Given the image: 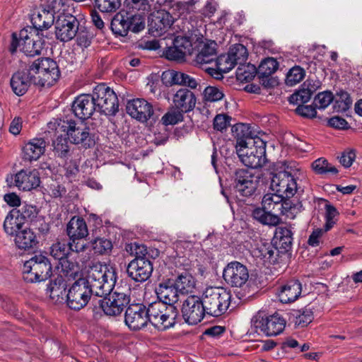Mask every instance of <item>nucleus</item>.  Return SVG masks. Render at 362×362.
Instances as JSON below:
<instances>
[{
	"label": "nucleus",
	"mask_w": 362,
	"mask_h": 362,
	"mask_svg": "<svg viewBox=\"0 0 362 362\" xmlns=\"http://www.w3.org/2000/svg\"><path fill=\"white\" fill-rule=\"evenodd\" d=\"M305 71L300 66L291 68L286 75V83L289 86H293L300 83L305 77Z\"/></svg>",
	"instance_id": "nucleus-48"
},
{
	"label": "nucleus",
	"mask_w": 362,
	"mask_h": 362,
	"mask_svg": "<svg viewBox=\"0 0 362 362\" xmlns=\"http://www.w3.org/2000/svg\"><path fill=\"white\" fill-rule=\"evenodd\" d=\"M66 283L62 276H57V278L51 281L47 287L50 298L56 301L64 300V297L66 296Z\"/></svg>",
	"instance_id": "nucleus-38"
},
{
	"label": "nucleus",
	"mask_w": 362,
	"mask_h": 362,
	"mask_svg": "<svg viewBox=\"0 0 362 362\" xmlns=\"http://www.w3.org/2000/svg\"><path fill=\"white\" fill-rule=\"evenodd\" d=\"M54 156L61 158H67L70 155V145L66 137L62 134L52 141Z\"/></svg>",
	"instance_id": "nucleus-43"
},
{
	"label": "nucleus",
	"mask_w": 362,
	"mask_h": 362,
	"mask_svg": "<svg viewBox=\"0 0 362 362\" xmlns=\"http://www.w3.org/2000/svg\"><path fill=\"white\" fill-rule=\"evenodd\" d=\"M216 44H206L203 46L200 52L197 54L195 62L202 66L213 62L216 59Z\"/></svg>",
	"instance_id": "nucleus-42"
},
{
	"label": "nucleus",
	"mask_w": 362,
	"mask_h": 362,
	"mask_svg": "<svg viewBox=\"0 0 362 362\" xmlns=\"http://www.w3.org/2000/svg\"><path fill=\"white\" fill-rule=\"evenodd\" d=\"M125 324L132 330H139L147 325L149 322L148 308L142 304L130 305L126 310Z\"/></svg>",
	"instance_id": "nucleus-17"
},
{
	"label": "nucleus",
	"mask_w": 362,
	"mask_h": 362,
	"mask_svg": "<svg viewBox=\"0 0 362 362\" xmlns=\"http://www.w3.org/2000/svg\"><path fill=\"white\" fill-rule=\"evenodd\" d=\"M127 272L132 280L142 283L151 276L153 264L148 259H134L129 263Z\"/></svg>",
	"instance_id": "nucleus-19"
},
{
	"label": "nucleus",
	"mask_w": 362,
	"mask_h": 362,
	"mask_svg": "<svg viewBox=\"0 0 362 362\" xmlns=\"http://www.w3.org/2000/svg\"><path fill=\"white\" fill-rule=\"evenodd\" d=\"M57 133L66 132L70 141L74 144H81L87 148L95 144L93 136L90 133V128L83 124H77L74 121L64 122L56 128Z\"/></svg>",
	"instance_id": "nucleus-7"
},
{
	"label": "nucleus",
	"mask_w": 362,
	"mask_h": 362,
	"mask_svg": "<svg viewBox=\"0 0 362 362\" xmlns=\"http://www.w3.org/2000/svg\"><path fill=\"white\" fill-rule=\"evenodd\" d=\"M266 143L254 135L247 141V147L238 150L240 161L245 166L252 169L262 167L264 163Z\"/></svg>",
	"instance_id": "nucleus-6"
},
{
	"label": "nucleus",
	"mask_w": 362,
	"mask_h": 362,
	"mask_svg": "<svg viewBox=\"0 0 362 362\" xmlns=\"http://www.w3.org/2000/svg\"><path fill=\"white\" fill-rule=\"evenodd\" d=\"M166 79L170 84L187 86L191 88H196L197 86V83L194 78L180 71L170 70L163 72V80Z\"/></svg>",
	"instance_id": "nucleus-32"
},
{
	"label": "nucleus",
	"mask_w": 362,
	"mask_h": 362,
	"mask_svg": "<svg viewBox=\"0 0 362 362\" xmlns=\"http://www.w3.org/2000/svg\"><path fill=\"white\" fill-rule=\"evenodd\" d=\"M284 198H286L277 192L266 194L262 201V206L273 214H277L282 207L281 204Z\"/></svg>",
	"instance_id": "nucleus-39"
},
{
	"label": "nucleus",
	"mask_w": 362,
	"mask_h": 362,
	"mask_svg": "<svg viewBox=\"0 0 362 362\" xmlns=\"http://www.w3.org/2000/svg\"><path fill=\"white\" fill-rule=\"evenodd\" d=\"M50 255L61 261L62 269L67 274L69 271L74 269V264L66 260L67 257L70 255V245L66 240H58L54 243L50 247Z\"/></svg>",
	"instance_id": "nucleus-25"
},
{
	"label": "nucleus",
	"mask_w": 362,
	"mask_h": 362,
	"mask_svg": "<svg viewBox=\"0 0 362 362\" xmlns=\"http://www.w3.org/2000/svg\"><path fill=\"white\" fill-rule=\"evenodd\" d=\"M43 35L40 34V38L33 37L28 41H23L21 43L20 49L27 56H35L40 54L42 48L44 40L42 37Z\"/></svg>",
	"instance_id": "nucleus-41"
},
{
	"label": "nucleus",
	"mask_w": 362,
	"mask_h": 362,
	"mask_svg": "<svg viewBox=\"0 0 362 362\" xmlns=\"http://www.w3.org/2000/svg\"><path fill=\"white\" fill-rule=\"evenodd\" d=\"M117 279L115 268L101 262L93 263L88 276L76 281L66 293V304L71 310H79L87 305L93 294L103 297L113 290Z\"/></svg>",
	"instance_id": "nucleus-1"
},
{
	"label": "nucleus",
	"mask_w": 362,
	"mask_h": 362,
	"mask_svg": "<svg viewBox=\"0 0 362 362\" xmlns=\"http://www.w3.org/2000/svg\"><path fill=\"white\" fill-rule=\"evenodd\" d=\"M173 22V17L170 13L165 11H159L153 13L151 17V29L158 33H163L170 27Z\"/></svg>",
	"instance_id": "nucleus-33"
},
{
	"label": "nucleus",
	"mask_w": 362,
	"mask_h": 362,
	"mask_svg": "<svg viewBox=\"0 0 362 362\" xmlns=\"http://www.w3.org/2000/svg\"><path fill=\"white\" fill-rule=\"evenodd\" d=\"M175 107L183 112L192 110L197 103L195 95L187 88L179 89L173 97Z\"/></svg>",
	"instance_id": "nucleus-27"
},
{
	"label": "nucleus",
	"mask_w": 362,
	"mask_h": 362,
	"mask_svg": "<svg viewBox=\"0 0 362 362\" xmlns=\"http://www.w3.org/2000/svg\"><path fill=\"white\" fill-rule=\"evenodd\" d=\"M156 293L160 300L158 302L167 305H173L179 300V291L172 279L160 282L156 288Z\"/></svg>",
	"instance_id": "nucleus-23"
},
{
	"label": "nucleus",
	"mask_w": 362,
	"mask_h": 362,
	"mask_svg": "<svg viewBox=\"0 0 362 362\" xmlns=\"http://www.w3.org/2000/svg\"><path fill=\"white\" fill-rule=\"evenodd\" d=\"M233 136L236 139V153L239 148L247 147V141L253 136L250 126L245 124H238L232 127Z\"/></svg>",
	"instance_id": "nucleus-36"
},
{
	"label": "nucleus",
	"mask_w": 362,
	"mask_h": 362,
	"mask_svg": "<svg viewBox=\"0 0 362 362\" xmlns=\"http://www.w3.org/2000/svg\"><path fill=\"white\" fill-rule=\"evenodd\" d=\"M178 316L174 305H167L163 303L155 302L148 306L149 322L160 331L173 327Z\"/></svg>",
	"instance_id": "nucleus-5"
},
{
	"label": "nucleus",
	"mask_w": 362,
	"mask_h": 362,
	"mask_svg": "<svg viewBox=\"0 0 362 362\" xmlns=\"http://www.w3.org/2000/svg\"><path fill=\"white\" fill-rule=\"evenodd\" d=\"M129 23H131V28L133 33H137L143 30L145 28L144 18L141 14H131L129 13Z\"/></svg>",
	"instance_id": "nucleus-57"
},
{
	"label": "nucleus",
	"mask_w": 362,
	"mask_h": 362,
	"mask_svg": "<svg viewBox=\"0 0 362 362\" xmlns=\"http://www.w3.org/2000/svg\"><path fill=\"white\" fill-rule=\"evenodd\" d=\"M33 72L35 85L40 87H50L59 78L60 71L57 62L49 57H41L28 63Z\"/></svg>",
	"instance_id": "nucleus-2"
},
{
	"label": "nucleus",
	"mask_w": 362,
	"mask_h": 362,
	"mask_svg": "<svg viewBox=\"0 0 362 362\" xmlns=\"http://www.w3.org/2000/svg\"><path fill=\"white\" fill-rule=\"evenodd\" d=\"M14 242L19 249L25 250L33 248L38 243L35 234L27 228L18 232Z\"/></svg>",
	"instance_id": "nucleus-35"
},
{
	"label": "nucleus",
	"mask_w": 362,
	"mask_h": 362,
	"mask_svg": "<svg viewBox=\"0 0 362 362\" xmlns=\"http://www.w3.org/2000/svg\"><path fill=\"white\" fill-rule=\"evenodd\" d=\"M40 32L33 26L27 27L21 30L19 40L23 42V41L31 40L33 37L40 38Z\"/></svg>",
	"instance_id": "nucleus-62"
},
{
	"label": "nucleus",
	"mask_w": 362,
	"mask_h": 362,
	"mask_svg": "<svg viewBox=\"0 0 362 362\" xmlns=\"http://www.w3.org/2000/svg\"><path fill=\"white\" fill-rule=\"evenodd\" d=\"M247 57L246 47L241 44H235L230 49L228 56L225 58V63L227 65L219 69L223 72H228L235 66L239 65L237 69L238 78L241 81L247 80L250 78V74L245 70Z\"/></svg>",
	"instance_id": "nucleus-9"
},
{
	"label": "nucleus",
	"mask_w": 362,
	"mask_h": 362,
	"mask_svg": "<svg viewBox=\"0 0 362 362\" xmlns=\"http://www.w3.org/2000/svg\"><path fill=\"white\" fill-rule=\"evenodd\" d=\"M181 312L189 325H197L206 314L202 299L196 296H189L183 301Z\"/></svg>",
	"instance_id": "nucleus-13"
},
{
	"label": "nucleus",
	"mask_w": 362,
	"mask_h": 362,
	"mask_svg": "<svg viewBox=\"0 0 362 362\" xmlns=\"http://www.w3.org/2000/svg\"><path fill=\"white\" fill-rule=\"evenodd\" d=\"M296 112L299 115L304 117L313 118L315 117L317 112L315 107L312 105H298L296 109Z\"/></svg>",
	"instance_id": "nucleus-64"
},
{
	"label": "nucleus",
	"mask_w": 362,
	"mask_h": 362,
	"mask_svg": "<svg viewBox=\"0 0 362 362\" xmlns=\"http://www.w3.org/2000/svg\"><path fill=\"white\" fill-rule=\"evenodd\" d=\"M25 222L19 216L16 209H12L6 216L4 221V230L8 236L16 235L18 231L23 230Z\"/></svg>",
	"instance_id": "nucleus-31"
},
{
	"label": "nucleus",
	"mask_w": 362,
	"mask_h": 362,
	"mask_svg": "<svg viewBox=\"0 0 362 362\" xmlns=\"http://www.w3.org/2000/svg\"><path fill=\"white\" fill-rule=\"evenodd\" d=\"M230 291L221 286L207 287L201 298L206 313L214 317L225 313L230 305Z\"/></svg>",
	"instance_id": "nucleus-3"
},
{
	"label": "nucleus",
	"mask_w": 362,
	"mask_h": 362,
	"mask_svg": "<svg viewBox=\"0 0 362 362\" xmlns=\"http://www.w3.org/2000/svg\"><path fill=\"white\" fill-rule=\"evenodd\" d=\"M98 111L105 115H115L119 110L117 96L105 84L98 85L93 90Z\"/></svg>",
	"instance_id": "nucleus-10"
},
{
	"label": "nucleus",
	"mask_w": 362,
	"mask_h": 362,
	"mask_svg": "<svg viewBox=\"0 0 362 362\" xmlns=\"http://www.w3.org/2000/svg\"><path fill=\"white\" fill-rule=\"evenodd\" d=\"M231 117L226 114L217 115L214 119V127L217 131L223 132L230 125Z\"/></svg>",
	"instance_id": "nucleus-60"
},
{
	"label": "nucleus",
	"mask_w": 362,
	"mask_h": 362,
	"mask_svg": "<svg viewBox=\"0 0 362 362\" xmlns=\"http://www.w3.org/2000/svg\"><path fill=\"white\" fill-rule=\"evenodd\" d=\"M281 204L283 205L278 214L285 215L288 218H293L295 214L298 212L297 205L293 203L289 198H284Z\"/></svg>",
	"instance_id": "nucleus-55"
},
{
	"label": "nucleus",
	"mask_w": 362,
	"mask_h": 362,
	"mask_svg": "<svg viewBox=\"0 0 362 362\" xmlns=\"http://www.w3.org/2000/svg\"><path fill=\"white\" fill-rule=\"evenodd\" d=\"M129 13L121 11L117 13L112 19L111 29L112 32L120 36H126L131 28Z\"/></svg>",
	"instance_id": "nucleus-34"
},
{
	"label": "nucleus",
	"mask_w": 362,
	"mask_h": 362,
	"mask_svg": "<svg viewBox=\"0 0 362 362\" xmlns=\"http://www.w3.org/2000/svg\"><path fill=\"white\" fill-rule=\"evenodd\" d=\"M252 325L257 332H262L267 336H276L285 328L286 320L279 314L266 315L257 313L252 319Z\"/></svg>",
	"instance_id": "nucleus-8"
},
{
	"label": "nucleus",
	"mask_w": 362,
	"mask_h": 362,
	"mask_svg": "<svg viewBox=\"0 0 362 362\" xmlns=\"http://www.w3.org/2000/svg\"><path fill=\"white\" fill-rule=\"evenodd\" d=\"M126 110L132 118L141 122H146L150 119H156L153 106L143 98H136L128 101Z\"/></svg>",
	"instance_id": "nucleus-18"
},
{
	"label": "nucleus",
	"mask_w": 362,
	"mask_h": 362,
	"mask_svg": "<svg viewBox=\"0 0 362 362\" xmlns=\"http://www.w3.org/2000/svg\"><path fill=\"white\" fill-rule=\"evenodd\" d=\"M278 66L279 64L275 59L267 58L259 64L257 74L259 77L267 79L277 70Z\"/></svg>",
	"instance_id": "nucleus-46"
},
{
	"label": "nucleus",
	"mask_w": 362,
	"mask_h": 362,
	"mask_svg": "<svg viewBox=\"0 0 362 362\" xmlns=\"http://www.w3.org/2000/svg\"><path fill=\"white\" fill-rule=\"evenodd\" d=\"M33 72L29 68L24 70H18L15 72L10 81L11 87L13 93L18 95H23L28 90L31 84L35 85Z\"/></svg>",
	"instance_id": "nucleus-22"
},
{
	"label": "nucleus",
	"mask_w": 362,
	"mask_h": 362,
	"mask_svg": "<svg viewBox=\"0 0 362 362\" xmlns=\"http://www.w3.org/2000/svg\"><path fill=\"white\" fill-rule=\"evenodd\" d=\"M33 27L40 33L49 28L54 22V16L52 11L45 8H37L33 11L30 16Z\"/></svg>",
	"instance_id": "nucleus-26"
},
{
	"label": "nucleus",
	"mask_w": 362,
	"mask_h": 362,
	"mask_svg": "<svg viewBox=\"0 0 362 362\" xmlns=\"http://www.w3.org/2000/svg\"><path fill=\"white\" fill-rule=\"evenodd\" d=\"M325 209L326 223L325 225V231H328L335 224L334 218L338 215V212L334 206L328 204L325 205Z\"/></svg>",
	"instance_id": "nucleus-59"
},
{
	"label": "nucleus",
	"mask_w": 362,
	"mask_h": 362,
	"mask_svg": "<svg viewBox=\"0 0 362 362\" xmlns=\"http://www.w3.org/2000/svg\"><path fill=\"white\" fill-rule=\"evenodd\" d=\"M52 265L49 259L42 255H35L25 262L23 278L28 283L45 281L52 275Z\"/></svg>",
	"instance_id": "nucleus-4"
},
{
	"label": "nucleus",
	"mask_w": 362,
	"mask_h": 362,
	"mask_svg": "<svg viewBox=\"0 0 362 362\" xmlns=\"http://www.w3.org/2000/svg\"><path fill=\"white\" fill-rule=\"evenodd\" d=\"M78 26L79 22L75 16L61 15L55 23L56 37L62 42H68L76 35Z\"/></svg>",
	"instance_id": "nucleus-15"
},
{
	"label": "nucleus",
	"mask_w": 362,
	"mask_h": 362,
	"mask_svg": "<svg viewBox=\"0 0 362 362\" xmlns=\"http://www.w3.org/2000/svg\"><path fill=\"white\" fill-rule=\"evenodd\" d=\"M312 168L317 174H331L337 175L338 170L337 168L330 164L326 159L320 158L315 160L313 164Z\"/></svg>",
	"instance_id": "nucleus-47"
},
{
	"label": "nucleus",
	"mask_w": 362,
	"mask_h": 362,
	"mask_svg": "<svg viewBox=\"0 0 362 362\" xmlns=\"http://www.w3.org/2000/svg\"><path fill=\"white\" fill-rule=\"evenodd\" d=\"M93 94H81L76 98L72 103L75 115L81 119L90 118L95 111H98Z\"/></svg>",
	"instance_id": "nucleus-20"
},
{
	"label": "nucleus",
	"mask_w": 362,
	"mask_h": 362,
	"mask_svg": "<svg viewBox=\"0 0 362 362\" xmlns=\"http://www.w3.org/2000/svg\"><path fill=\"white\" fill-rule=\"evenodd\" d=\"M312 91L308 88H303L292 94L289 97L290 103H306L312 96Z\"/></svg>",
	"instance_id": "nucleus-54"
},
{
	"label": "nucleus",
	"mask_w": 362,
	"mask_h": 362,
	"mask_svg": "<svg viewBox=\"0 0 362 362\" xmlns=\"http://www.w3.org/2000/svg\"><path fill=\"white\" fill-rule=\"evenodd\" d=\"M276 238L279 240L281 247L287 250L293 242V232L287 226L278 227L275 232Z\"/></svg>",
	"instance_id": "nucleus-45"
},
{
	"label": "nucleus",
	"mask_w": 362,
	"mask_h": 362,
	"mask_svg": "<svg viewBox=\"0 0 362 362\" xmlns=\"http://www.w3.org/2000/svg\"><path fill=\"white\" fill-rule=\"evenodd\" d=\"M335 103L339 111L346 112L351 107L352 100L347 92L340 90L337 93Z\"/></svg>",
	"instance_id": "nucleus-52"
},
{
	"label": "nucleus",
	"mask_w": 362,
	"mask_h": 362,
	"mask_svg": "<svg viewBox=\"0 0 362 362\" xmlns=\"http://www.w3.org/2000/svg\"><path fill=\"white\" fill-rule=\"evenodd\" d=\"M90 243L94 252L98 255H109L113 248L112 241L104 237L96 238Z\"/></svg>",
	"instance_id": "nucleus-44"
},
{
	"label": "nucleus",
	"mask_w": 362,
	"mask_h": 362,
	"mask_svg": "<svg viewBox=\"0 0 362 362\" xmlns=\"http://www.w3.org/2000/svg\"><path fill=\"white\" fill-rule=\"evenodd\" d=\"M95 6L103 13L115 12L121 6L120 0H95Z\"/></svg>",
	"instance_id": "nucleus-50"
},
{
	"label": "nucleus",
	"mask_w": 362,
	"mask_h": 362,
	"mask_svg": "<svg viewBox=\"0 0 362 362\" xmlns=\"http://www.w3.org/2000/svg\"><path fill=\"white\" fill-rule=\"evenodd\" d=\"M275 248L269 243L262 244L255 250L254 253L257 257H259L264 262H270L273 258Z\"/></svg>",
	"instance_id": "nucleus-49"
},
{
	"label": "nucleus",
	"mask_w": 362,
	"mask_h": 362,
	"mask_svg": "<svg viewBox=\"0 0 362 362\" xmlns=\"http://www.w3.org/2000/svg\"><path fill=\"white\" fill-rule=\"evenodd\" d=\"M287 166L284 170L272 173L271 189L286 198L293 197L297 190V183L294 175Z\"/></svg>",
	"instance_id": "nucleus-11"
},
{
	"label": "nucleus",
	"mask_w": 362,
	"mask_h": 362,
	"mask_svg": "<svg viewBox=\"0 0 362 362\" xmlns=\"http://www.w3.org/2000/svg\"><path fill=\"white\" fill-rule=\"evenodd\" d=\"M252 217L264 225L276 226L280 223V218L277 214H273L264 209L256 208L252 211Z\"/></svg>",
	"instance_id": "nucleus-40"
},
{
	"label": "nucleus",
	"mask_w": 362,
	"mask_h": 362,
	"mask_svg": "<svg viewBox=\"0 0 362 362\" xmlns=\"http://www.w3.org/2000/svg\"><path fill=\"white\" fill-rule=\"evenodd\" d=\"M356 158L355 151L352 149L344 151L339 157L340 163L345 168H349Z\"/></svg>",
	"instance_id": "nucleus-63"
},
{
	"label": "nucleus",
	"mask_w": 362,
	"mask_h": 362,
	"mask_svg": "<svg viewBox=\"0 0 362 362\" xmlns=\"http://www.w3.org/2000/svg\"><path fill=\"white\" fill-rule=\"evenodd\" d=\"M313 319V313L310 310L298 311V313L295 317L294 323L298 327H304L310 324Z\"/></svg>",
	"instance_id": "nucleus-58"
},
{
	"label": "nucleus",
	"mask_w": 362,
	"mask_h": 362,
	"mask_svg": "<svg viewBox=\"0 0 362 362\" xmlns=\"http://www.w3.org/2000/svg\"><path fill=\"white\" fill-rule=\"evenodd\" d=\"M14 182L19 189L30 191L40 185L39 173L36 170H21L15 175Z\"/></svg>",
	"instance_id": "nucleus-24"
},
{
	"label": "nucleus",
	"mask_w": 362,
	"mask_h": 362,
	"mask_svg": "<svg viewBox=\"0 0 362 362\" xmlns=\"http://www.w3.org/2000/svg\"><path fill=\"white\" fill-rule=\"evenodd\" d=\"M302 286L299 281L291 280L281 286L279 298L281 303H288L295 301L300 295Z\"/></svg>",
	"instance_id": "nucleus-30"
},
{
	"label": "nucleus",
	"mask_w": 362,
	"mask_h": 362,
	"mask_svg": "<svg viewBox=\"0 0 362 362\" xmlns=\"http://www.w3.org/2000/svg\"><path fill=\"white\" fill-rule=\"evenodd\" d=\"M192 49L191 42L185 37H177L173 45L164 52L165 57L171 61L182 62L187 54H190Z\"/></svg>",
	"instance_id": "nucleus-21"
},
{
	"label": "nucleus",
	"mask_w": 362,
	"mask_h": 362,
	"mask_svg": "<svg viewBox=\"0 0 362 362\" xmlns=\"http://www.w3.org/2000/svg\"><path fill=\"white\" fill-rule=\"evenodd\" d=\"M223 277L232 287L243 288L247 286L249 272L247 268L238 262H231L223 269Z\"/></svg>",
	"instance_id": "nucleus-14"
},
{
	"label": "nucleus",
	"mask_w": 362,
	"mask_h": 362,
	"mask_svg": "<svg viewBox=\"0 0 362 362\" xmlns=\"http://www.w3.org/2000/svg\"><path fill=\"white\" fill-rule=\"evenodd\" d=\"M16 211L24 222L34 218L37 214L36 207L33 205L25 204Z\"/></svg>",
	"instance_id": "nucleus-61"
},
{
	"label": "nucleus",
	"mask_w": 362,
	"mask_h": 362,
	"mask_svg": "<svg viewBox=\"0 0 362 362\" xmlns=\"http://www.w3.org/2000/svg\"><path fill=\"white\" fill-rule=\"evenodd\" d=\"M66 233L70 240L75 241L86 238L88 235L85 220L80 217L71 218L66 226Z\"/></svg>",
	"instance_id": "nucleus-29"
},
{
	"label": "nucleus",
	"mask_w": 362,
	"mask_h": 362,
	"mask_svg": "<svg viewBox=\"0 0 362 362\" xmlns=\"http://www.w3.org/2000/svg\"><path fill=\"white\" fill-rule=\"evenodd\" d=\"M259 184V177L252 170L239 169L235 172V188L239 194L244 197L252 195Z\"/></svg>",
	"instance_id": "nucleus-16"
},
{
	"label": "nucleus",
	"mask_w": 362,
	"mask_h": 362,
	"mask_svg": "<svg viewBox=\"0 0 362 362\" xmlns=\"http://www.w3.org/2000/svg\"><path fill=\"white\" fill-rule=\"evenodd\" d=\"M223 96V93L219 88L214 86H208L204 90V98L209 102L218 101Z\"/></svg>",
	"instance_id": "nucleus-56"
},
{
	"label": "nucleus",
	"mask_w": 362,
	"mask_h": 362,
	"mask_svg": "<svg viewBox=\"0 0 362 362\" xmlns=\"http://www.w3.org/2000/svg\"><path fill=\"white\" fill-rule=\"evenodd\" d=\"M46 142L44 139L34 138L24 146L23 158L29 161L36 160L44 154Z\"/></svg>",
	"instance_id": "nucleus-28"
},
{
	"label": "nucleus",
	"mask_w": 362,
	"mask_h": 362,
	"mask_svg": "<svg viewBox=\"0 0 362 362\" xmlns=\"http://www.w3.org/2000/svg\"><path fill=\"white\" fill-rule=\"evenodd\" d=\"M173 283L179 293L182 294L192 293L196 286L195 279L187 271L178 273Z\"/></svg>",
	"instance_id": "nucleus-37"
},
{
	"label": "nucleus",
	"mask_w": 362,
	"mask_h": 362,
	"mask_svg": "<svg viewBox=\"0 0 362 362\" xmlns=\"http://www.w3.org/2000/svg\"><path fill=\"white\" fill-rule=\"evenodd\" d=\"M334 100V96L330 91L319 93L315 98L314 103L318 109L326 108Z\"/></svg>",
	"instance_id": "nucleus-53"
},
{
	"label": "nucleus",
	"mask_w": 362,
	"mask_h": 362,
	"mask_svg": "<svg viewBox=\"0 0 362 362\" xmlns=\"http://www.w3.org/2000/svg\"><path fill=\"white\" fill-rule=\"evenodd\" d=\"M112 290L103 300H100V305L105 315L117 316L120 315L124 308L129 303L130 298L127 294Z\"/></svg>",
	"instance_id": "nucleus-12"
},
{
	"label": "nucleus",
	"mask_w": 362,
	"mask_h": 362,
	"mask_svg": "<svg viewBox=\"0 0 362 362\" xmlns=\"http://www.w3.org/2000/svg\"><path fill=\"white\" fill-rule=\"evenodd\" d=\"M183 112L177 109L176 107L166 112L161 118L163 124L173 125L179 122H181L183 119Z\"/></svg>",
	"instance_id": "nucleus-51"
}]
</instances>
